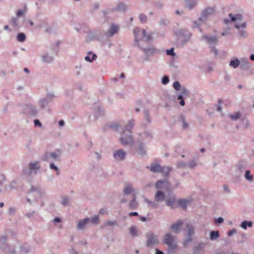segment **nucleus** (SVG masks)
Instances as JSON below:
<instances>
[{
    "instance_id": "obj_18",
    "label": "nucleus",
    "mask_w": 254,
    "mask_h": 254,
    "mask_svg": "<svg viewBox=\"0 0 254 254\" xmlns=\"http://www.w3.org/2000/svg\"><path fill=\"white\" fill-rule=\"evenodd\" d=\"M113 155L115 160L120 161L125 159L126 153L123 149H120L115 151L113 152Z\"/></svg>"
},
{
    "instance_id": "obj_27",
    "label": "nucleus",
    "mask_w": 254,
    "mask_h": 254,
    "mask_svg": "<svg viewBox=\"0 0 254 254\" xmlns=\"http://www.w3.org/2000/svg\"><path fill=\"white\" fill-rule=\"evenodd\" d=\"M132 199L129 203V207L131 209H135L138 205V202L136 201V196L135 194H132Z\"/></svg>"
},
{
    "instance_id": "obj_30",
    "label": "nucleus",
    "mask_w": 254,
    "mask_h": 254,
    "mask_svg": "<svg viewBox=\"0 0 254 254\" xmlns=\"http://www.w3.org/2000/svg\"><path fill=\"white\" fill-rule=\"evenodd\" d=\"M121 127L119 123L114 122V123H111L109 124H107L105 127L104 128V129H107V128H110L113 129H114L115 131H118L119 128Z\"/></svg>"
},
{
    "instance_id": "obj_32",
    "label": "nucleus",
    "mask_w": 254,
    "mask_h": 254,
    "mask_svg": "<svg viewBox=\"0 0 254 254\" xmlns=\"http://www.w3.org/2000/svg\"><path fill=\"white\" fill-rule=\"evenodd\" d=\"M123 191L126 195H128L132 192L134 191L132 185L131 184H127L125 185Z\"/></svg>"
},
{
    "instance_id": "obj_38",
    "label": "nucleus",
    "mask_w": 254,
    "mask_h": 254,
    "mask_svg": "<svg viewBox=\"0 0 254 254\" xmlns=\"http://www.w3.org/2000/svg\"><path fill=\"white\" fill-rule=\"evenodd\" d=\"M240 226L244 230H246L248 227H252L253 226V223L252 221L245 220L241 223Z\"/></svg>"
},
{
    "instance_id": "obj_50",
    "label": "nucleus",
    "mask_w": 254,
    "mask_h": 254,
    "mask_svg": "<svg viewBox=\"0 0 254 254\" xmlns=\"http://www.w3.org/2000/svg\"><path fill=\"white\" fill-rule=\"evenodd\" d=\"M181 95H182L185 97L188 96L190 94L189 90L186 88L185 87H183L181 88V92L180 93Z\"/></svg>"
},
{
    "instance_id": "obj_39",
    "label": "nucleus",
    "mask_w": 254,
    "mask_h": 254,
    "mask_svg": "<svg viewBox=\"0 0 254 254\" xmlns=\"http://www.w3.org/2000/svg\"><path fill=\"white\" fill-rule=\"evenodd\" d=\"M161 171L160 173H162L164 176L167 177L169 176L171 168L169 167H161Z\"/></svg>"
},
{
    "instance_id": "obj_14",
    "label": "nucleus",
    "mask_w": 254,
    "mask_h": 254,
    "mask_svg": "<svg viewBox=\"0 0 254 254\" xmlns=\"http://www.w3.org/2000/svg\"><path fill=\"white\" fill-rule=\"evenodd\" d=\"M87 34L86 41L87 42H90L94 40H99L100 31L99 30H89Z\"/></svg>"
},
{
    "instance_id": "obj_9",
    "label": "nucleus",
    "mask_w": 254,
    "mask_h": 254,
    "mask_svg": "<svg viewBox=\"0 0 254 254\" xmlns=\"http://www.w3.org/2000/svg\"><path fill=\"white\" fill-rule=\"evenodd\" d=\"M174 33L178 38L183 39V45L188 42L191 36V34L188 30L184 29L177 30Z\"/></svg>"
},
{
    "instance_id": "obj_29",
    "label": "nucleus",
    "mask_w": 254,
    "mask_h": 254,
    "mask_svg": "<svg viewBox=\"0 0 254 254\" xmlns=\"http://www.w3.org/2000/svg\"><path fill=\"white\" fill-rule=\"evenodd\" d=\"M197 3V0H186V7L189 8L190 10H191L196 5Z\"/></svg>"
},
{
    "instance_id": "obj_56",
    "label": "nucleus",
    "mask_w": 254,
    "mask_h": 254,
    "mask_svg": "<svg viewBox=\"0 0 254 254\" xmlns=\"http://www.w3.org/2000/svg\"><path fill=\"white\" fill-rule=\"evenodd\" d=\"M139 19L141 23H144L147 21V17L145 14L140 13L139 15Z\"/></svg>"
},
{
    "instance_id": "obj_5",
    "label": "nucleus",
    "mask_w": 254,
    "mask_h": 254,
    "mask_svg": "<svg viewBox=\"0 0 254 254\" xmlns=\"http://www.w3.org/2000/svg\"><path fill=\"white\" fill-rule=\"evenodd\" d=\"M163 242L167 245L169 248L168 253L174 252L177 248V241L175 237L170 233L166 234L163 237Z\"/></svg>"
},
{
    "instance_id": "obj_57",
    "label": "nucleus",
    "mask_w": 254,
    "mask_h": 254,
    "mask_svg": "<svg viewBox=\"0 0 254 254\" xmlns=\"http://www.w3.org/2000/svg\"><path fill=\"white\" fill-rule=\"evenodd\" d=\"M197 165L195 160H192L189 163L187 164V166L190 169H193Z\"/></svg>"
},
{
    "instance_id": "obj_53",
    "label": "nucleus",
    "mask_w": 254,
    "mask_h": 254,
    "mask_svg": "<svg viewBox=\"0 0 254 254\" xmlns=\"http://www.w3.org/2000/svg\"><path fill=\"white\" fill-rule=\"evenodd\" d=\"M184 96H183L182 95H181V94H179L177 96V100H179L180 102H179V104H180V105H181L182 106H183L185 105V100H184Z\"/></svg>"
},
{
    "instance_id": "obj_4",
    "label": "nucleus",
    "mask_w": 254,
    "mask_h": 254,
    "mask_svg": "<svg viewBox=\"0 0 254 254\" xmlns=\"http://www.w3.org/2000/svg\"><path fill=\"white\" fill-rule=\"evenodd\" d=\"M167 181L165 180H158L155 184V188L158 190L154 195V200L156 202H162L165 200L166 194L162 190H159L163 189V185L166 183Z\"/></svg>"
},
{
    "instance_id": "obj_6",
    "label": "nucleus",
    "mask_w": 254,
    "mask_h": 254,
    "mask_svg": "<svg viewBox=\"0 0 254 254\" xmlns=\"http://www.w3.org/2000/svg\"><path fill=\"white\" fill-rule=\"evenodd\" d=\"M60 150L58 149L54 152H46L42 157V159L44 161L53 163L55 161H60Z\"/></svg>"
},
{
    "instance_id": "obj_2",
    "label": "nucleus",
    "mask_w": 254,
    "mask_h": 254,
    "mask_svg": "<svg viewBox=\"0 0 254 254\" xmlns=\"http://www.w3.org/2000/svg\"><path fill=\"white\" fill-rule=\"evenodd\" d=\"M135 44L138 47L142 46L141 43H148L152 40V37L150 34H147L144 29L137 27L133 30Z\"/></svg>"
},
{
    "instance_id": "obj_42",
    "label": "nucleus",
    "mask_w": 254,
    "mask_h": 254,
    "mask_svg": "<svg viewBox=\"0 0 254 254\" xmlns=\"http://www.w3.org/2000/svg\"><path fill=\"white\" fill-rule=\"evenodd\" d=\"M229 116L232 120L236 121L241 117V114L240 112H237L230 114Z\"/></svg>"
},
{
    "instance_id": "obj_34",
    "label": "nucleus",
    "mask_w": 254,
    "mask_h": 254,
    "mask_svg": "<svg viewBox=\"0 0 254 254\" xmlns=\"http://www.w3.org/2000/svg\"><path fill=\"white\" fill-rule=\"evenodd\" d=\"M186 228L187 229V236L192 238L194 234V228L193 226L191 224L187 223L186 224Z\"/></svg>"
},
{
    "instance_id": "obj_16",
    "label": "nucleus",
    "mask_w": 254,
    "mask_h": 254,
    "mask_svg": "<svg viewBox=\"0 0 254 254\" xmlns=\"http://www.w3.org/2000/svg\"><path fill=\"white\" fill-rule=\"evenodd\" d=\"M119 28V26L118 24L112 23L108 30L105 33L106 36L108 38L112 37L115 34L118 33Z\"/></svg>"
},
{
    "instance_id": "obj_3",
    "label": "nucleus",
    "mask_w": 254,
    "mask_h": 254,
    "mask_svg": "<svg viewBox=\"0 0 254 254\" xmlns=\"http://www.w3.org/2000/svg\"><path fill=\"white\" fill-rule=\"evenodd\" d=\"M56 96L53 93H48L44 98L40 99L38 105L41 110H49V107L53 104Z\"/></svg>"
},
{
    "instance_id": "obj_49",
    "label": "nucleus",
    "mask_w": 254,
    "mask_h": 254,
    "mask_svg": "<svg viewBox=\"0 0 254 254\" xmlns=\"http://www.w3.org/2000/svg\"><path fill=\"white\" fill-rule=\"evenodd\" d=\"M49 167L51 170H54L56 172L57 175H59L60 174V172L59 168L57 166H56L54 164V163L51 162V163H50Z\"/></svg>"
},
{
    "instance_id": "obj_21",
    "label": "nucleus",
    "mask_w": 254,
    "mask_h": 254,
    "mask_svg": "<svg viewBox=\"0 0 254 254\" xmlns=\"http://www.w3.org/2000/svg\"><path fill=\"white\" fill-rule=\"evenodd\" d=\"M176 98L173 95H171L169 94H165V107H169L173 105L175 103Z\"/></svg>"
},
{
    "instance_id": "obj_41",
    "label": "nucleus",
    "mask_w": 254,
    "mask_h": 254,
    "mask_svg": "<svg viewBox=\"0 0 254 254\" xmlns=\"http://www.w3.org/2000/svg\"><path fill=\"white\" fill-rule=\"evenodd\" d=\"M144 201L148 205H150V206L151 207V208L155 209V208H157L158 206V204L156 203L155 201H151L147 198H144Z\"/></svg>"
},
{
    "instance_id": "obj_37",
    "label": "nucleus",
    "mask_w": 254,
    "mask_h": 254,
    "mask_svg": "<svg viewBox=\"0 0 254 254\" xmlns=\"http://www.w3.org/2000/svg\"><path fill=\"white\" fill-rule=\"evenodd\" d=\"M188 201L186 199H179L177 201V205L183 209L187 208Z\"/></svg>"
},
{
    "instance_id": "obj_40",
    "label": "nucleus",
    "mask_w": 254,
    "mask_h": 254,
    "mask_svg": "<svg viewBox=\"0 0 254 254\" xmlns=\"http://www.w3.org/2000/svg\"><path fill=\"white\" fill-rule=\"evenodd\" d=\"M244 177L248 182H252L254 180V176L251 174V171L249 170H247L245 172Z\"/></svg>"
},
{
    "instance_id": "obj_26",
    "label": "nucleus",
    "mask_w": 254,
    "mask_h": 254,
    "mask_svg": "<svg viewBox=\"0 0 254 254\" xmlns=\"http://www.w3.org/2000/svg\"><path fill=\"white\" fill-rule=\"evenodd\" d=\"M183 221L182 220H179L176 223L173 224L171 226V229L173 231L176 232L179 230L181 225L183 224Z\"/></svg>"
},
{
    "instance_id": "obj_23",
    "label": "nucleus",
    "mask_w": 254,
    "mask_h": 254,
    "mask_svg": "<svg viewBox=\"0 0 254 254\" xmlns=\"http://www.w3.org/2000/svg\"><path fill=\"white\" fill-rule=\"evenodd\" d=\"M177 199L175 196H170L166 201V204L172 209H175L176 207Z\"/></svg>"
},
{
    "instance_id": "obj_19",
    "label": "nucleus",
    "mask_w": 254,
    "mask_h": 254,
    "mask_svg": "<svg viewBox=\"0 0 254 254\" xmlns=\"http://www.w3.org/2000/svg\"><path fill=\"white\" fill-rule=\"evenodd\" d=\"M202 39L204 40L210 46L215 45L218 41V39L216 36H210L204 35L202 36Z\"/></svg>"
},
{
    "instance_id": "obj_7",
    "label": "nucleus",
    "mask_w": 254,
    "mask_h": 254,
    "mask_svg": "<svg viewBox=\"0 0 254 254\" xmlns=\"http://www.w3.org/2000/svg\"><path fill=\"white\" fill-rule=\"evenodd\" d=\"M141 49L144 54V60L147 62L150 61V57L156 54H159L161 51L159 49H156L153 46H150L147 48H143L142 46L139 47Z\"/></svg>"
},
{
    "instance_id": "obj_11",
    "label": "nucleus",
    "mask_w": 254,
    "mask_h": 254,
    "mask_svg": "<svg viewBox=\"0 0 254 254\" xmlns=\"http://www.w3.org/2000/svg\"><path fill=\"white\" fill-rule=\"evenodd\" d=\"M38 113L36 107L30 104H27L23 107L22 113L29 116H36Z\"/></svg>"
},
{
    "instance_id": "obj_51",
    "label": "nucleus",
    "mask_w": 254,
    "mask_h": 254,
    "mask_svg": "<svg viewBox=\"0 0 254 254\" xmlns=\"http://www.w3.org/2000/svg\"><path fill=\"white\" fill-rule=\"evenodd\" d=\"M202 21H199V20L198 21H194L192 25L193 28H198V30L200 32H202V30L200 27V24L201 23H202Z\"/></svg>"
},
{
    "instance_id": "obj_48",
    "label": "nucleus",
    "mask_w": 254,
    "mask_h": 254,
    "mask_svg": "<svg viewBox=\"0 0 254 254\" xmlns=\"http://www.w3.org/2000/svg\"><path fill=\"white\" fill-rule=\"evenodd\" d=\"M127 7L126 5L123 3V2H120L118 4L117 7H116V10L121 11H125L127 9Z\"/></svg>"
},
{
    "instance_id": "obj_60",
    "label": "nucleus",
    "mask_w": 254,
    "mask_h": 254,
    "mask_svg": "<svg viewBox=\"0 0 254 254\" xmlns=\"http://www.w3.org/2000/svg\"><path fill=\"white\" fill-rule=\"evenodd\" d=\"M191 237H188L185 239L183 242V245L184 247H187L188 245L191 241Z\"/></svg>"
},
{
    "instance_id": "obj_33",
    "label": "nucleus",
    "mask_w": 254,
    "mask_h": 254,
    "mask_svg": "<svg viewBox=\"0 0 254 254\" xmlns=\"http://www.w3.org/2000/svg\"><path fill=\"white\" fill-rule=\"evenodd\" d=\"M97 59V56L95 54L92 53L91 52H89L88 55L85 56V60L87 62L92 63L93 61Z\"/></svg>"
},
{
    "instance_id": "obj_22",
    "label": "nucleus",
    "mask_w": 254,
    "mask_h": 254,
    "mask_svg": "<svg viewBox=\"0 0 254 254\" xmlns=\"http://www.w3.org/2000/svg\"><path fill=\"white\" fill-rule=\"evenodd\" d=\"M7 240V237L6 236H1L0 237V243L1 245H5V247H3L2 248L5 251L9 253L10 254H15L16 251L14 248H12L11 251H9L7 250V246L6 245V241Z\"/></svg>"
},
{
    "instance_id": "obj_35",
    "label": "nucleus",
    "mask_w": 254,
    "mask_h": 254,
    "mask_svg": "<svg viewBox=\"0 0 254 254\" xmlns=\"http://www.w3.org/2000/svg\"><path fill=\"white\" fill-rule=\"evenodd\" d=\"M220 237V233L219 231H212L210 232V240L214 241L218 239Z\"/></svg>"
},
{
    "instance_id": "obj_24",
    "label": "nucleus",
    "mask_w": 254,
    "mask_h": 254,
    "mask_svg": "<svg viewBox=\"0 0 254 254\" xmlns=\"http://www.w3.org/2000/svg\"><path fill=\"white\" fill-rule=\"evenodd\" d=\"M42 61L43 63L45 64H50L51 63L54 59V58L53 56L50 55L47 53H44L43 54V55L41 56Z\"/></svg>"
},
{
    "instance_id": "obj_46",
    "label": "nucleus",
    "mask_w": 254,
    "mask_h": 254,
    "mask_svg": "<svg viewBox=\"0 0 254 254\" xmlns=\"http://www.w3.org/2000/svg\"><path fill=\"white\" fill-rule=\"evenodd\" d=\"M26 40V35L24 33H19L17 35V40L19 42H23Z\"/></svg>"
},
{
    "instance_id": "obj_20",
    "label": "nucleus",
    "mask_w": 254,
    "mask_h": 254,
    "mask_svg": "<svg viewBox=\"0 0 254 254\" xmlns=\"http://www.w3.org/2000/svg\"><path fill=\"white\" fill-rule=\"evenodd\" d=\"M90 223L89 218L86 217L78 221L76 228L78 230H83Z\"/></svg>"
},
{
    "instance_id": "obj_15",
    "label": "nucleus",
    "mask_w": 254,
    "mask_h": 254,
    "mask_svg": "<svg viewBox=\"0 0 254 254\" xmlns=\"http://www.w3.org/2000/svg\"><path fill=\"white\" fill-rule=\"evenodd\" d=\"M143 121L141 126L143 128H145L152 123V119L150 117V111L147 109H145L143 112Z\"/></svg>"
},
{
    "instance_id": "obj_13",
    "label": "nucleus",
    "mask_w": 254,
    "mask_h": 254,
    "mask_svg": "<svg viewBox=\"0 0 254 254\" xmlns=\"http://www.w3.org/2000/svg\"><path fill=\"white\" fill-rule=\"evenodd\" d=\"M147 237L146 246L148 247L153 246L159 243L157 236L150 232L146 234Z\"/></svg>"
},
{
    "instance_id": "obj_44",
    "label": "nucleus",
    "mask_w": 254,
    "mask_h": 254,
    "mask_svg": "<svg viewBox=\"0 0 254 254\" xmlns=\"http://www.w3.org/2000/svg\"><path fill=\"white\" fill-rule=\"evenodd\" d=\"M11 23L12 26L15 27H20L22 26V24L18 22L17 17H12L11 19Z\"/></svg>"
},
{
    "instance_id": "obj_36",
    "label": "nucleus",
    "mask_w": 254,
    "mask_h": 254,
    "mask_svg": "<svg viewBox=\"0 0 254 254\" xmlns=\"http://www.w3.org/2000/svg\"><path fill=\"white\" fill-rule=\"evenodd\" d=\"M178 121L179 122L181 123V124L182 125V129L183 130L188 128L189 125L186 122L185 117L183 115H182L180 117Z\"/></svg>"
},
{
    "instance_id": "obj_31",
    "label": "nucleus",
    "mask_w": 254,
    "mask_h": 254,
    "mask_svg": "<svg viewBox=\"0 0 254 254\" xmlns=\"http://www.w3.org/2000/svg\"><path fill=\"white\" fill-rule=\"evenodd\" d=\"M205 244L203 243L198 244L193 249L194 254H200L205 248Z\"/></svg>"
},
{
    "instance_id": "obj_45",
    "label": "nucleus",
    "mask_w": 254,
    "mask_h": 254,
    "mask_svg": "<svg viewBox=\"0 0 254 254\" xmlns=\"http://www.w3.org/2000/svg\"><path fill=\"white\" fill-rule=\"evenodd\" d=\"M31 250V247L28 245H23L21 247V253L22 254H27Z\"/></svg>"
},
{
    "instance_id": "obj_47",
    "label": "nucleus",
    "mask_w": 254,
    "mask_h": 254,
    "mask_svg": "<svg viewBox=\"0 0 254 254\" xmlns=\"http://www.w3.org/2000/svg\"><path fill=\"white\" fill-rule=\"evenodd\" d=\"M142 138L151 139L152 138V133L149 130L145 131L142 134Z\"/></svg>"
},
{
    "instance_id": "obj_1",
    "label": "nucleus",
    "mask_w": 254,
    "mask_h": 254,
    "mask_svg": "<svg viewBox=\"0 0 254 254\" xmlns=\"http://www.w3.org/2000/svg\"><path fill=\"white\" fill-rule=\"evenodd\" d=\"M133 119L129 120L127 126H125L121 132L120 141L123 145L131 146L134 143V139L132 135L131 129L134 125Z\"/></svg>"
},
{
    "instance_id": "obj_12",
    "label": "nucleus",
    "mask_w": 254,
    "mask_h": 254,
    "mask_svg": "<svg viewBox=\"0 0 254 254\" xmlns=\"http://www.w3.org/2000/svg\"><path fill=\"white\" fill-rule=\"evenodd\" d=\"M214 7H207L202 11L200 16L199 17V21L205 22L209 16L214 14Z\"/></svg>"
},
{
    "instance_id": "obj_58",
    "label": "nucleus",
    "mask_w": 254,
    "mask_h": 254,
    "mask_svg": "<svg viewBox=\"0 0 254 254\" xmlns=\"http://www.w3.org/2000/svg\"><path fill=\"white\" fill-rule=\"evenodd\" d=\"M117 222L116 220H109L105 222V226H114L117 225Z\"/></svg>"
},
{
    "instance_id": "obj_8",
    "label": "nucleus",
    "mask_w": 254,
    "mask_h": 254,
    "mask_svg": "<svg viewBox=\"0 0 254 254\" xmlns=\"http://www.w3.org/2000/svg\"><path fill=\"white\" fill-rule=\"evenodd\" d=\"M29 170H23L24 175L30 176L31 174H37L40 169V166L38 161L30 162L28 165Z\"/></svg>"
},
{
    "instance_id": "obj_55",
    "label": "nucleus",
    "mask_w": 254,
    "mask_h": 254,
    "mask_svg": "<svg viewBox=\"0 0 254 254\" xmlns=\"http://www.w3.org/2000/svg\"><path fill=\"white\" fill-rule=\"evenodd\" d=\"M173 87L177 91H179L181 89V84L180 83V82L179 81H176L173 83Z\"/></svg>"
},
{
    "instance_id": "obj_63",
    "label": "nucleus",
    "mask_w": 254,
    "mask_h": 254,
    "mask_svg": "<svg viewBox=\"0 0 254 254\" xmlns=\"http://www.w3.org/2000/svg\"><path fill=\"white\" fill-rule=\"evenodd\" d=\"M209 48L211 49V51L213 52L215 56H217L218 53V51L215 47V45H211L209 46Z\"/></svg>"
},
{
    "instance_id": "obj_25",
    "label": "nucleus",
    "mask_w": 254,
    "mask_h": 254,
    "mask_svg": "<svg viewBox=\"0 0 254 254\" xmlns=\"http://www.w3.org/2000/svg\"><path fill=\"white\" fill-rule=\"evenodd\" d=\"M161 166L157 163H152L150 165L149 169L153 173H160L161 171ZM147 168H149L147 167Z\"/></svg>"
},
{
    "instance_id": "obj_10",
    "label": "nucleus",
    "mask_w": 254,
    "mask_h": 254,
    "mask_svg": "<svg viewBox=\"0 0 254 254\" xmlns=\"http://www.w3.org/2000/svg\"><path fill=\"white\" fill-rule=\"evenodd\" d=\"M45 193V191L40 187L34 186L31 188L28 192L29 195H32L34 197V199L36 201H37L38 199L42 197Z\"/></svg>"
},
{
    "instance_id": "obj_43",
    "label": "nucleus",
    "mask_w": 254,
    "mask_h": 254,
    "mask_svg": "<svg viewBox=\"0 0 254 254\" xmlns=\"http://www.w3.org/2000/svg\"><path fill=\"white\" fill-rule=\"evenodd\" d=\"M240 67L241 69H247L249 67V63L248 60L244 59L240 62Z\"/></svg>"
},
{
    "instance_id": "obj_17",
    "label": "nucleus",
    "mask_w": 254,
    "mask_h": 254,
    "mask_svg": "<svg viewBox=\"0 0 254 254\" xmlns=\"http://www.w3.org/2000/svg\"><path fill=\"white\" fill-rule=\"evenodd\" d=\"M247 26V24L246 22H244L241 24L238 23L235 24V27L239 30V35L242 37L245 38L248 36V33L244 29L246 28Z\"/></svg>"
},
{
    "instance_id": "obj_62",
    "label": "nucleus",
    "mask_w": 254,
    "mask_h": 254,
    "mask_svg": "<svg viewBox=\"0 0 254 254\" xmlns=\"http://www.w3.org/2000/svg\"><path fill=\"white\" fill-rule=\"evenodd\" d=\"M166 54L167 55L174 56H175V53L174 52V49L173 48H171L170 49L166 50Z\"/></svg>"
},
{
    "instance_id": "obj_64",
    "label": "nucleus",
    "mask_w": 254,
    "mask_h": 254,
    "mask_svg": "<svg viewBox=\"0 0 254 254\" xmlns=\"http://www.w3.org/2000/svg\"><path fill=\"white\" fill-rule=\"evenodd\" d=\"M16 211V208L14 207H10L8 209V213L10 215H14Z\"/></svg>"
},
{
    "instance_id": "obj_59",
    "label": "nucleus",
    "mask_w": 254,
    "mask_h": 254,
    "mask_svg": "<svg viewBox=\"0 0 254 254\" xmlns=\"http://www.w3.org/2000/svg\"><path fill=\"white\" fill-rule=\"evenodd\" d=\"M138 152L141 155H144L146 153L142 144H140L138 146Z\"/></svg>"
},
{
    "instance_id": "obj_52",
    "label": "nucleus",
    "mask_w": 254,
    "mask_h": 254,
    "mask_svg": "<svg viewBox=\"0 0 254 254\" xmlns=\"http://www.w3.org/2000/svg\"><path fill=\"white\" fill-rule=\"evenodd\" d=\"M90 223L93 224H97L99 222V217L98 215H95L91 218H89Z\"/></svg>"
},
{
    "instance_id": "obj_28",
    "label": "nucleus",
    "mask_w": 254,
    "mask_h": 254,
    "mask_svg": "<svg viewBox=\"0 0 254 254\" xmlns=\"http://www.w3.org/2000/svg\"><path fill=\"white\" fill-rule=\"evenodd\" d=\"M240 64V60L237 58H234L231 59L229 63V66L233 67L234 68H237Z\"/></svg>"
},
{
    "instance_id": "obj_54",
    "label": "nucleus",
    "mask_w": 254,
    "mask_h": 254,
    "mask_svg": "<svg viewBox=\"0 0 254 254\" xmlns=\"http://www.w3.org/2000/svg\"><path fill=\"white\" fill-rule=\"evenodd\" d=\"M170 81L169 77L168 75H164L161 79V83L163 85L167 84Z\"/></svg>"
},
{
    "instance_id": "obj_61",
    "label": "nucleus",
    "mask_w": 254,
    "mask_h": 254,
    "mask_svg": "<svg viewBox=\"0 0 254 254\" xmlns=\"http://www.w3.org/2000/svg\"><path fill=\"white\" fill-rule=\"evenodd\" d=\"M130 235L133 236H136L137 235V230L135 227H131L130 228Z\"/></svg>"
}]
</instances>
